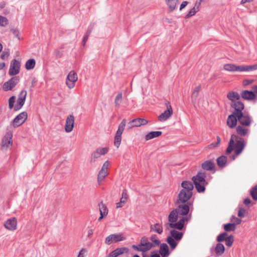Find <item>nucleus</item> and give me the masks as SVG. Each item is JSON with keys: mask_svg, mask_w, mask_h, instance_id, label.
Masks as SVG:
<instances>
[{"mask_svg": "<svg viewBox=\"0 0 257 257\" xmlns=\"http://www.w3.org/2000/svg\"><path fill=\"white\" fill-rule=\"evenodd\" d=\"M182 189L179 193L175 204L187 203L193 195L192 191L194 188L193 183L191 181H184L181 183Z\"/></svg>", "mask_w": 257, "mask_h": 257, "instance_id": "f257e3e1", "label": "nucleus"}, {"mask_svg": "<svg viewBox=\"0 0 257 257\" xmlns=\"http://www.w3.org/2000/svg\"><path fill=\"white\" fill-rule=\"evenodd\" d=\"M153 247V243L149 241V238L143 237L141 239L140 243L138 245H133L132 247L135 250L145 252Z\"/></svg>", "mask_w": 257, "mask_h": 257, "instance_id": "f03ea898", "label": "nucleus"}, {"mask_svg": "<svg viewBox=\"0 0 257 257\" xmlns=\"http://www.w3.org/2000/svg\"><path fill=\"white\" fill-rule=\"evenodd\" d=\"M126 124V120L123 119L119 124L118 129L115 133L114 140V145L116 148H118L121 141V135L124 131Z\"/></svg>", "mask_w": 257, "mask_h": 257, "instance_id": "7ed1b4c3", "label": "nucleus"}, {"mask_svg": "<svg viewBox=\"0 0 257 257\" xmlns=\"http://www.w3.org/2000/svg\"><path fill=\"white\" fill-rule=\"evenodd\" d=\"M239 124L249 126L252 121L251 117L247 112L239 113L237 115Z\"/></svg>", "mask_w": 257, "mask_h": 257, "instance_id": "20e7f679", "label": "nucleus"}, {"mask_svg": "<svg viewBox=\"0 0 257 257\" xmlns=\"http://www.w3.org/2000/svg\"><path fill=\"white\" fill-rule=\"evenodd\" d=\"M175 204L177 205V207L175 209L177 210L179 215L185 216L188 214L190 210V205H191L190 202L180 203Z\"/></svg>", "mask_w": 257, "mask_h": 257, "instance_id": "39448f33", "label": "nucleus"}, {"mask_svg": "<svg viewBox=\"0 0 257 257\" xmlns=\"http://www.w3.org/2000/svg\"><path fill=\"white\" fill-rule=\"evenodd\" d=\"M167 110L162 113L158 116V120L160 121H164L170 117L173 114V109L170 102L167 101L165 103Z\"/></svg>", "mask_w": 257, "mask_h": 257, "instance_id": "423d86ee", "label": "nucleus"}, {"mask_svg": "<svg viewBox=\"0 0 257 257\" xmlns=\"http://www.w3.org/2000/svg\"><path fill=\"white\" fill-rule=\"evenodd\" d=\"M20 79L19 76H14L9 81L5 82L3 86L4 91H7L12 90L19 83Z\"/></svg>", "mask_w": 257, "mask_h": 257, "instance_id": "0eeeda50", "label": "nucleus"}, {"mask_svg": "<svg viewBox=\"0 0 257 257\" xmlns=\"http://www.w3.org/2000/svg\"><path fill=\"white\" fill-rule=\"evenodd\" d=\"M77 73L74 71H71L67 76L66 84L70 89L73 88L75 83L77 80Z\"/></svg>", "mask_w": 257, "mask_h": 257, "instance_id": "6e6552de", "label": "nucleus"}, {"mask_svg": "<svg viewBox=\"0 0 257 257\" xmlns=\"http://www.w3.org/2000/svg\"><path fill=\"white\" fill-rule=\"evenodd\" d=\"M108 149L105 148H98L93 152L91 156L90 163H94L96 159L99 158L101 155H104L107 153Z\"/></svg>", "mask_w": 257, "mask_h": 257, "instance_id": "1a4fd4ad", "label": "nucleus"}, {"mask_svg": "<svg viewBox=\"0 0 257 257\" xmlns=\"http://www.w3.org/2000/svg\"><path fill=\"white\" fill-rule=\"evenodd\" d=\"M27 93V91L25 90L21 91V92L20 93L18 99L17 101V104L14 106V110L15 111L19 110L24 105L25 102Z\"/></svg>", "mask_w": 257, "mask_h": 257, "instance_id": "9d476101", "label": "nucleus"}, {"mask_svg": "<svg viewBox=\"0 0 257 257\" xmlns=\"http://www.w3.org/2000/svg\"><path fill=\"white\" fill-rule=\"evenodd\" d=\"M27 113L26 111L22 112L18 114L13 120V125L15 127L22 125L27 118Z\"/></svg>", "mask_w": 257, "mask_h": 257, "instance_id": "9b49d317", "label": "nucleus"}, {"mask_svg": "<svg viewBox=\"0 0 257 257\" xmlns=\"http://www.w3.org/2000/svg\"><path fill=\"white\" fill-rule=\"evenodd\" d=\"M20 63L16 59L12 61L9 71L10 76L15 75L19 73L20 69Z\"/></svg>", "mask_w": 257, "mask_h": 257, "instance_id": "f8f14e48", "label": "nucleus"}, {"mask_svg": "<svg viewBox=\"0 0 257 257\" xmlns=\"http://www.w3.org/2000/svg\"><path fill=\"white\" fill-rule=\"evenodd\" d=\"M234 72L251 71L257 69V64L253 65H235Z\"/></svg>", "mask_w": 257, "mask_h": 257, "instance_id": "ddd939ff", "label": "nucleus"}, {"mask_svg": "<svg viewBox=\"0 0 257 257\" xmlns=\"http://www.w3.org/2000/svg\"><path fill=\"white\" fill-rule=\"evenodd\" d=\"M4 226L9 230H15L17 226V220L15 217L8 219L4 223Z\"/></svg>", "mask_w": 257, "mask_h": 257, "instance_id": "4468645a", "label": "nucleus"}, {"mask_svg": "<svg viewBox=\"0 0 257 257\" xmlns=\"http://www.w3.org/2000/svg\"><path fill=\"white\" fill-rule=\"evenodd\" d=\"M238 121V118L237 114L235 113L232 112V114H230L227 119V125L231 128H233L235 126H237V123Z\"/></svg>", "mask_w": 257, "mask_h": 257, "instance_id": "2eb2a0df", "label": "nucleus"}, {"mask_svg": "<svg viewBox=\"0 0 257 257\" xmlns=\"http://www.w3.org/2000/svg\"><path fill=\"white\" fill-rule=\"evenodd\" d=\"M124 239V238L122 236L121 234H112L108 236L106 239L105 242L106 244L109 245L113 242H117L121 241Z\"/></svg>", "mask_w": 257, "mask_h": 257, "instance_id": "dca6fc26", "label": "nucleus"}, {"mask_svg": "<svg viewBox=\"0 0 257 257\" xmlns=\"http://www.w3.org/2000/svg\"><path fill=\"white\" fill-rule=\"evenodd\" d=\"M245 145V142L244 140L240 138L239 140L236 141V143L234 144V148L235 149V154L236 156L239 155L243 150Z\"/></svg>", "mask_w": 257, "mask_h": 257, "instance_id": "f3484780", "label": "nucleus"}, {"mask_svg": "<svg viewBox=\"0 0 257 257\" xmlns=\"http://www.w3.org/2000/svg\"><path fill=\"white\" fill-rule=\"evenodd\" d=\"M74 116L72 114L68 115L66 118L65 130L67 133L71 132L74 127Z\"/></svg>", "mask_w": 257, "mask_h": 257, "instance_id": "a211bd4d", "label": "nucleus"}, {"mask_svg": "<svg viewBox=\"0 0 257 257\" xmlns=\"http://www.w3.org/2000/svg\"><path fill=\"white\" fill-rule=\"evenodd\" d=\"M148 123V120L146 119L142 118H137L133 119L130 121L128 124L130 125V127H139L141 125H146Z\"/></svg>", "mask_w": 257, "mask_h": 257, "instance_id": "6ab92c4d", "label": "nucleus"}, {"mask_svg": "<svg viewBox=\"0 0 257 257\" xmlns=\"http://www.w3.org/2000/svg\"><path fill=\"white\" fill-rule=\"evenodd\" d=\"M230 106L232 108H234V110L232 112L235 114H239V113H242V110L244 108V105L243 102L240 101L231 103Z\"/></svg>", "mask_w": 257, "mask_h": 257, "instance_id": "aec40b11", "label": "nucleus"}, {"mask_svg": "<svg viewBox=\"0 0 257 257\" xmlns=\"http://www.w3.org/2000/svg\"><path fill=\"white\" fill-rule=\"evenodd\" d=\"M206 173L202 172H198L195 176L192 178L193 183L197 182L203 184H207V182L205 180Z\"/></svg>", "mask_w": 257, "mask_h": 257, "instance_id": "412c9836", "label": "nucleus"}, {"mask_svg": "<svg viewBox=\"0 0 257 257\" xmlns=\"http://www.w3.org/2000/svg\"><path fill=\"white\" fill-rule=\"evenodd\" d=\"M247 126L241 125L240 124L236 127V132L237 134V136L241 137H245L247 136L249 133V130L246 128Z\"/></svg>", "mask_w": 257, "mask_h": 257, "instance_id": "4be33fe9", "label": "nucleus"}, {"mask_svg": "<svg viewBox=\"0 0 257 257\" xmlns=\"http://www.w3.org/2000/svg\"><path fill=\"white\" fill-rule=\"evenodd\" d=\"M215 164L213 161L207 160L201 164V168L205 171H212L215 169Z\"/></svg>", "mask_w": 257, "mask_h": 257, "instance_id": "5701e85b", "label": "nucleus"}, {"mask_svg": "<svg viewBox=\"0 0 257 257\" xmlns=\"http://www.w3.org/2000/svg\"><path fill=\"white\" fill-rule=\"evenodd\" d=\"M240 96L245 100H252L255 98V95L254 91L243 90L240 93Z\"/></svg>", "mask_w": 257, "mask_h": 257, "instance_id": "b1692460", "label": "nucleus"}, {"mask_svg": "<svg viewBox=\"0 0 257 257\" xmlns=\"http://www.w3.org/2000/svg\"><path fill=\"white\" fill-rule=\"evenodd\" d=\"M128 251V249L127 247H120L117 248L113 251H111L109 254V257H117V256L122 254L124 252L127 253Z\"/></svg>", "mask_w": 257, "mask_h": 257, "instance_id": "393cba45", "label": "nucleus"}, {"mask_svg": "<svg viewBox=\"0 0 257 257\" xmlns=\"http://www.w3.org/2000/svg\"><path fill=\"white\" fill-rule=\"evenodd\" d=\"M239 139V136H236V135H232L230 139L228 146L226 150V154H230L234 148V140H236Z\"/></svg>", "mask_w": 257, "mask_h": 257, "instance_id": "a878e982", "label": "nucleus"}, {"mask_svg": "<svg viewBox=\"0 0 257 257\" xmlns=\"http://www.w3.org/2000/svg\"><path fill=\"white\" fill-rule=\"evenodd\" d=\"M227 98L231 101V103H233L238 101L240 99V95L237 92L230 91L227 95Z\"/></svg>", "mask_w": 257, "mask_h": 257, "instance_id": "bb28decb", "label": "nucleus"}, {"mask_svg": "<svg viewBox=\"0 0 257 257\" xmlns=\"http://www.w3.org/2000/svg\"><path fill=\"white\" fill-rule=\"evenodd\" d=\"M159 252L163 257H166L169 255V247L166 243H163L161 244Z\"/></svg>", "mask_w": 257, "mask_h": 257, "instance_id": "cd10ccee", "label": "nucleus"}, {"mask_svg": "<svg viewBox=\"0 0 257 257\" xmlns=\"http://www.w3.org/2000/svg\"><path fill=\"white\" fill-rule=\"evenodd\" d=\"M178 212L175 209L171 211L168 217L169 223L176 222L178 219Z\"/></svg>", "mask_w": 257, "mask_h": 257, "instance_id": "c85d7f7f", "label": "nucleus"}, {"mask_svg": "<svg viewBox=\"0 0 257 257\" xmlns=\"http://www.w3.org/2000/svg\"><path fill=\"white\" fill-rule=\"evenodd\" d=\"M167 227V229H169V228H175L179 230H181L183 228V226L181 225V223H179L178 221L173 223H167L165 224Z\"/></svg>", "mask_w": 257, "mask_h": 257, "instance_id": "c756f323", "label": "nucleus"}, {"mask_svg": "<svg viewBox=\"0 0 257 257\" xmlns=\"http://www.w3.org/2000/svg\"><path fill=\"white\" fill-rule=\"evenodd\" d=\"M170 234L176 241H180L183 237V233L175 229L170 231Z\"/></svg>", "mask_w": 257, "mask_h": 257, "instance_id": "7c9ffc66", "label": "nucleus"}, {"mask_svg": "<svg viewBox=\"0 0 257 257\" xmlns=\"http://www.w3.org/2000/svg\"><path fill=\"white\" fill-rule=\"evenodd\" d=\"M162 133L161 131L151 132L146 135L145 140L146 141H148L151 139H154L155 138L158 137L160 136H161L162 135Z\"/></svg>", "mask_w": 257, "mask_h": 257, "instance_id": "2f4dec72", "label": "nucleus"}, {"mask_svg": "<svg viewBox=\"0 0 257 257\" xmlns=\"http://www.w3.org/2000/svg\"><path fill=\"white\" fill-rule=\"evenodd\" d=\"M151 231H155L159 234L163 232V227L159 223H156L154 225H151L150 227Z\"/></svg>", "mask_w": 257, "mask_h": 257, "instance_id": "473e14b6", "label": "nucleus"}, {"mask_svg": "<svg viewBox=\"0 0 257 257\" xmlns=\"http://www.w3.org/2000/svg\"><path fill=\"white\" fill-rule=\"evenodd\" d=\"M227 160V157L225 156H221L218 157L216 160L217 165L219 167H224L226 164Z\"/></svg>", "mask_w": 257, "mask_h": 257, "instance_id": "72a5a7b5", "label": "nucleus"}, {"mask_svg": "<svg viewBox=\"0 0 257 257\" xmlns=\"http://www.w3.org/2000/svg\"><path fill=\"white\" fill-rule=\"evenodd\" d=\"M178 0H165L167 5L168 6L170 12L173 11L175 8Z\"/></svg>", "mask_w": 257, "mask_h": 257, "instance_id": "f704fd0d", "label": "nucleus"}, {"mask_svg": "<svg viewBox=\"0 0 257 257\" xmlns=\"http://www.w3.org/2000/svg\"><path fill=\"white\" fill-rule=\"evenodd\" d=\"M98 206L100 214H102L106 216L108 214V209L106 205L104 204L102 202H101L98 204Z\"/></svg>", "mask_w": 257, "mask_h": 257, "instance_id": "c9c22d12", "label": "nucleus"}, {"mask_svg": "<svg viewBox=\"0 0 257 257\" xmlns=\"http://www.w3.org/2000/svg\"><path fill=\"white\" fill-rule=\"evenodd\" d=\"M225 250V247L223 244L221 243H218L217 244L215 251V253L218 255H221L223 254Z\"/></svg>", "mask_w": 257, "mask_h": 257, "instance_id": "e433bc0d", "label": "nucleus"}, {"mask_svg": "<svg viewBox=\"0 0 257 257\" xmlns=\"http://www.w3.org/2000/svg\"><path fill=\"white\" fill-rule=\"evenodd\" d=\"M36 64L35 60L34 59L28 60L25 64V67L27 70H31L33 69Z\"/></svg>", "mask_w": 257, "mask_h": 257, "instance_id": "4c0bfd02", "label": "nucleus"}, {"mask_svg": "<svg viewBox=\"0 0 257 257\" xmlns=\"http://www.w3.org/2000/svg\"><path fill=\"white\" fill-rule=\"evenodd\" d=\"M108 175L107 172L100 170L97 176V182L100 184Z\"/></svg>", "mask_w": 257, "mask_h": 257, "instance_id": "58836bf2", "label": "nucleus"}, {"mask_svg": "<svg viewBox=\"0 0 257 257\" xmlns=\"http://www.w3.org/2000/svg\"><path fill=\"white\" fill-rule=\"evenodd\" d=\"M171 236H168L167 238V242L169 244L172 249H175L177 245V242Z\"/></svg>", "mask_w": 257, "mask_h": 257, "instance_id": "ea45409f", "label": "nucleus"}, {"mask_svg": "<svg viewBox=\"0 0 257 257\" xmlns=\"http://www.w3.org/2000/svg\"><path fill=\"white\" fill-rule=\"evenodd\" d=\"M194 184L195 185L197 191L199 193L203 192L205 191V186L207 184H203L200 183H197V182H195Z\"/></svg>", "mask_w": 257, "mask_h": 257, "instance_id": "a19ab883", "label": "nucleus"}, {"mask_svg": "<svg viewBox=\"0 0 257 257\" xmlns=\"http://www.w3.org/2000/svg\"><path fill=\"white\" fill-rule=\"evenodd\" d=\"M235 229L236 226H235V224L232 223H229L224 225V229L226 232L234 231Z\"/></svg>", "mask_w": 257, "mask_h": 257, "instance_id": "79ce46f5", "label": "nucleus"}, {"mask_svg": "<svg viewBox=\"0 0 257 257\" xmlns=\"http://www.w3.org/2000/svg\"><path fill=\"white\" fill-rule=\"evenodd\" d=\"M217 141L215 143H211L210 145H209L207 147V148L209 149H214L216 148H217L221 142V139L219 136H217L216 138Z\"/></svg>", "mask_w": 257, "mask_h": 257, "instance_id": "37998d69", "label": "nucleus"}, {"mask_svg": "<svg viewBox=\"0 0 257 257\" xmlns=\"http://www.w3.org/2000/svg\"><path fill=\"white\" fill-rule=\"evenodd\" d=\"M250 195L253 200H257V185L250 189Z\"/></svg>", "mask_w": 257, "mask_h": 257, "instance_id": "c03bdc74", "label": "nucleus"}, {"mask_svg": "<svg viewBox=\"0 0 257 257\" xmlns=\"http://www.w3.org/2000/svg\"><path fill=\"white\" fill-rule=\"evenodd\" d=\"M12 144V138L11 137H7L3 139L2 141V146L3 147H6L8 148L11 144Z\"/></svg>", "mask_w": 257, "mask_h": 257, "instance_id": "a18cd8bd", "label": "nucleus"}, {"mask_svg": "<svg viewBox=\"0 0 257 257\" xmlns=\"http://www.w3.org/2000/svg\"><path fill=\"white\" fill-rule=\"evenodd\" d=\"M122 95L121 93H118L116 96L115 98L114 103H115V105L116 107L119 106V105L121 102V101H122Z\"/></svg>", "mask_w": 257, "mask_h": 257, "instance_id": "49530a36", "label": "nucleus"}, {"mask_svg": "<svg viewBox=\"0 0 257 257\" xmlns=\"http://www.w3.org/2000/svg\"><path fill=\"white\" fill-rule=\"evenodd\" d=\"M235 65L233 64H226L224 65V70L230 72H234Z\"/></svg>", "mask_w": 257, "mask_h": 257, "instance_id": "de8ad7c7", "label": "nucleus"}, {"mask_svg": "<svg viewBox=\"0 0 257 257\" xmlns=\"http://www.w3.org/2000/svg\"><path fill=\"white\" fill-rule=\"evenodd\" d=\"M227 235L228 234L226 232H224L220 234L217 237V241L218 242L225 241L227 237Z\"/></svg>", "mask_w": 257, "mask_h": 257, "instance_id": "09e8293b", "label": "nucleus"}, {"mask_svg": "<svg viewBox=\"0 0 257 257\" xmlns=\"http://www.w3.org/2000/svg\"><path fill=\"white\" fill-rule=\"evenodd\" d=\"M149 239L152 241L153 247L158 246L160 243V240L156 238V235H152Z\"/></svg>", "mask_w": 257, "mask_h": 257, "instance_id": "8fccbe9b", "label": "nucleus"}, {"mask_svg": "<svg viewBox=\"0 0 257 257\" xmlns=\"http://www.w3.org/2000/svg\"><path fill=\"white\" fill-rule=\"evenodd\" d=\"M128 199V195L126 190H123L122 193V196L120 199L121 202H123V204H125Z\"/></svg>", "mask_w": 257, "mask_h": 257, "instance_id": "3c124183", "label": "nucleus"}, {"mask_svg": "<svg viewBox=\"0 0 257 257\" xmlns=\"http://www.w3.org/2000/svg\"><path fill=\"white\" fill-rule=\"evenodd\" d=\"M9 21L6 17L0 15V26L6 27L8 24Z\"/></svg>", "mask_w": 257, "mask_h": 257, "instance_id": "603ef678", "label": "nucleus"}, {"mask_svg": "<svg viewBox=\"0 0 257 257\" xmlns=\"http://www.w3.org/2000/svg\"><path fill=\"white\" fill-rule=\"evenodd\" d=\"M225 241V244L227 246H231L234 241L233 236L231 235L227 237Z\"/></svg>", "mask_w": 257, "mask_h": 257, "instance_id": "864d4df0", "label": "nucleus"}, {"mask_svg": "<svg viewBox=\"0 0 257 257\" xmlns=\"http://www.w3.org/2000/svg\"><path fill=\"white\" fill-rule=\"evenodd\" d=\"M198 11H196V8H192L189 13L185 16V19H188L190 17L194 16Z\"/></svg>", "mask_w": 257, "mask_h": 257, "instance_id": "5fc2aeb1", "label": "nucleus"}, {"mask_svg": "<svg viewBox=\"0 0 257 257\" xmlns=\"http://www.w3.org/2000/svg\"><path fill=\"white\" fill-rule=\"evenodd\" d=\"M231 220L232 222H233V224H235V226H236V225L239 224L241 222V220L235 216L233 215L231 217Z\"/></svg>", "mask_w": 257, "mask_h": 257, "instance_id": "6e6d98bb", "label": "nucleus"}, {"mask_svg": "<svg viewBox=\"0 0 257 257\" xmlns=\"http://www.w3.org/2000/svg\"><path fill=\"white\" fill-rule=\"evenodd\" d=\"M15 100V97L13 96L9 98V106L10 108H12L14 107V104Z\"/></svg>", "mask_w": 257, "mask_h": 257, "instance_id": "4d7b16f0", "label": "nucleus"}, {"mask_svg": "<svg viewBox=\"0 0 257 257\" xmlns=\"http://www.w3.org/2000/svg\"><path fill=\"white\" fill-rule=\"evenodd\" d=\"M245 209L244 208H240L238 210V216L241 218L244 217L245 216Z\"/></svg>", "mask_w": 257, "mask_h": 257, "instance_id": "13d9d810", "label": "nucleus"}, {"mask_svg": "<svg viewBox=\"0 0 257 257\" xmlns=\"http://www.w3.org/2000/svg\"><path fill=\"white\" fill-rule=\"evenodd\" d=\"M198 94H199V93L197 92H195L194 91H193L192 95H191V100H192V102L193 103L195 102L196 99L198 96Z\"/></svg>", "mask_w": 257, "mask_h": 257, "instance_id": "bf43d9fd", "label": "nucleus"}, {"mask_svg": "<svg viewBox=\"0 0 257 257\" xmlns=\"http://www.w3.org/2000/svg\"><path fill=\"white\" fill-rule=\"evenodd\" d=\"M10 56V51H4L1 56V58L3 60H5L6 58H8Z\"/></svg>", "mask_w": 257, "mask_h": 257, "instance_id": "052dcab7", "label": "nucleus"}, {"mask_svg": "<svg viewBox=\"0 0 257 257\" xmlns=\"http://www.w3.org/2000/svg\"><path fill=\"white\" fill-rule=\"evenodd\" d=\"M109 165V162L108 161H105L104 162V163L103 164V165H102V167L101 170H102L103 171H105L106 172H107V169H108Z\"/></svg>", "mask_w": 257, "mask_h": 257, "instance_id": "680f3d73", "label": "nucleus"}, {"mask_svg": "<svg viewBox=\"0 0 257 257\" xmlns=\"http://www.w3.org/2000/svg\"><path fill=\"white\" fill-rule=\"evenodd\" d=\"M201 4V0H196L194 8H196V11H199Z\"/></svg>", "mask_w": 257, "mask_h": 257, "instance_id": "e2e57ef3", "label": "nucleus"}, {"mask_svg": "<svg viewBox=\"0 0 257 257\" xmlns=\"http://www.w3.org/2000/svg\"><path fill=\"white\" fill-rule=\"evenodd\" d=\"M189 219V218H188L187 217H183L181 219L179 220L178 222L179 223H181V225H182L184 227L185 222L186 221H188Z\"/></svg>", "mask_w": 257, "mask_h": 257, "instance_id": "0e129e2a", "label": "nucleus"}, {"mask_svg": "<svg viewBox=\"0 0 257 257\" xmlns=\"http://www.w3.org/2000/svg\"><path fill=\"white\" fill-rule=\"evenodd\" d=\"M86 252V250L84 248H82L78 255V257H84V254Z\"/></svg>", "mask_w": 257, "mask_h": 257, "instance_id": "69168bd1", "label": "nucleus"}, {"mask_svg": "<svg viewBox=\"0 0 257 257\" xmlns=\"http://www.w3.org/2000/svg\"><path fill=\"white\" fill-rule=\"evenodd\" d=\"M93 26H94L93 24L90 25V26L88 27V30L87 31L86 35H88V36L90 35V34L91 33L92 30L93 29Z\"/></svg>", "mask_w": 257, "mask_h": 257, "instance_id": "338daca9", "label": "nucleus"}, {"mask_svg": "<svg viewBox=\"0 0 257 257\" xmlns=\"http://www.w3.org/2000/svg\"><path fill=\"white\" fill-rule=\"evenodd\" d=\"M253 82V80H249V79H246L243 80V84L245 86L248 85L252 83Z\"/></svg>", "mask_w": 257, "mask_h": 257, "instance_id": "774afa93", "label": "nucleus"}]
</instances>
